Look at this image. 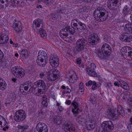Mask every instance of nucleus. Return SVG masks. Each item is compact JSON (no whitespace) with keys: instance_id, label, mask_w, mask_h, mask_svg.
<instances>
[{"instance_id":"nucleus-58","label":"nucleus","mask_w":132,"mask_h":132,"mask_svg":"<svg viewBox=\"0 0 132 132\" xmlns=\"http://www.w3.org/2000/svg\"><path fill=\"white\" fill-rule=\"evenodd\" d=\"M44 3L46 4L47 5H49V0H41Z\"/></svg>"},{"instance_id":"nucleus-33","label":"nucleus","mask_w":132,"mask_h":132,"mask_svg":"<svg viewBox=\"0 0 132 132\" xmlns=\"http://www.w3.org/2000/svg\"><path fill=\"white\" fill-rule=\"evenodd\" d=\"M129 12V9L128 6L125 5L123 8L122 11V13L125 16L128 15Z\"/></svg>"},{"instance_id":"nucleus-49","label":"nucleus","mask_w":132,"mask_h":132,"mask_svg":"<svg viewBox=\"0 0 132 132\" xmlns=\"http://www.w3.org/2000/svg\"><path fill=\"white\" fill-rule=\"evenodd\" d=\"M89 119L88 121L90 123H96L95 121L94 117H92L91 118H89Z\"/></svg>"},{"instance_id":"nucleus-63","label":"nucleus","mask_w":132,"mask_h":132,"mask_svg":"<svg viewBox=\"0 0 132 132\" xmlns=\"http://www.w3.org/2000/svg\"><path fill=\"white\" fill-rule=\"evenodd\" d=\"M4 25L3 21V20H1V18H0V26H2Z\"/></svg>"},{"instance_id":"nucleus-21","label":"nucleus","mask_w":132,"mask_h":132,"mask_svg":"<svg viewBox=\"0 0 132 132\" xmlns=\"http://www.w3.org/2000/svg\"><path fill=\"white\" fill-rule=\"evenodd\" d=\"M71 104L73 105L72 110V112L74 114H78L79 109L78 102L73 101L72 103Z\"/></svg>"},{"instance_id":"nucleus-5","label":"nucleus","mask_w":132,"mask_h":132,"mask_svg":"<svg viewBox=\"0 0 132 132\" xmlns=\"http://www.w3.org/2000/svg\"><path fill=\"white\" fill-rule=\"evenodd\" d=\"M88 42L84 38L79 39L76 42V50L78 52H80L82 53L86 49Z\"/></svg>"},{"instance_id":"nucleus-53","label":"nucleus","mask_w":132,"mask_h":132,"mask_svg":"<svg viewBox=\"0 0 132 132\" xmlns=\"http://www.w3.org/2000/svg\"><path fill=\"white\" fill-rule=\"evenodd\" d=\"M4 57V54L3 52L0 49V60L3 59Z\"/></svg>"},{"instance_id":"nucleus-13","label":"nucleus","mask_w":132,"mask_h":132,"mask_svg":"<svg viewBox=\"0 0 132 132\" xmlns=\"http://www.w3.org/2000/svg\"><path fill=\"white\" fill-rule=\"evenodd\" d=\"M59 60L58 57L53 54L50 57V64L52 67L56 68L59 66Z\"/></svg>"},{"instance_id":"nucleus-61","label":"nucleus","mask_w":132,"mask_h":132,"mask_svg":"<svg viewBox=\"0 0 132 132\" xmlns=\"http://www.w3.org/2000/svg\"><path fill=\"white\" fill-rule=\"evenodd\" d=\"M46 96L45 95L43 96L42 97V101H46Z\"/></svg>"},{"instance_id":"nucleus-44","label":"nucleus","mask_w":132,"mask_h":132,"mask_svg":"<svg viewBox=\"0 0 132 132\" xmlns=\"http://www.w3.org/2000/svg\"><path fill=\"white\" fill-rule=\"evenodd\" d=\"M84 120V117L81 116L77 117L76 119V122L80 124L83 122Z\"/></svg>"},{"instance_id":"nucleus-42","label":"nucleus","mask_w":132,"mask_h":132,"mask_svg":"<svg viewBox=\"0 0 132 132\" xmlns=\"http://www.w3.org/2000/svg\"><path fill=\"white\" fill-rule=\"evenodd\" d=\"M15 3H16L18 5H19L21 6H23L24 5V3L22 0H15Z\"/></svg>"},{"instance_id":"nucleus-35","label":"nucleus","mask_w":132,"mask_h":132,"mask_svg":"<svg viewBox=\"0 0 132 132\" xmlns=\"http://www.w3.org/2000/svg\"><path fill=\"white\" fill-rule=\"evenodd\" d=\"M21 54L23 57H27L28 55V53L27 50L23 49L21 52Z\"/></svg>"},{"instance_id":"nucleus-40","label":"nucleus","mask_w":132,"mask_h":132,"mask_svg":"<svg viewBox=\"0 0 132 132\" xmlns=\"http://www.w3.org/2000/svg\"><path fill=\"white\" fill-rule=\"evenodd\" d=\"M84 90V88L82 84L80 83L79 84L78 92L79 94H82V93L83 92Z\"/></svg>"},{"instance_id":"nucleus-4","label":"nucleus","mask_w":132,"mask_h":132,"mask_svg":"<svg viewBox=\"0 0 132 132\" xmlns=\"http://www.w3.org/2000/svg\"><path fill=\"white\" fill-rule=\"evenodd\" d=\"M36 60L37 64L41 67L44 66L46 63L47 56L44 51L40 50L38 52Z\"/></svg>"},{"instance_id":"nucleus-57","label":"nucleus","mask_w":132,"mask_h":132,"mask_svg":"<svg viewBox=\"0 0 132 132\" xmlns=\"http://www.w3.org/2000/svg\"><path fill=\"white\" fill-rule=\"evenodd\" d=\"M114 85L115 86H117L118 87H119L120 86V83L119 82V81L117 82L116 81L114 83Z\"/></svg>"},{"instance_id":"nucleus-38","label":"nucleus","mask_w":132,"mask_h":132,"mask_svg":"<svg viewBox=\"0 0 132 132\" xmlns=\"http://www.w3.org/2000/svg\"><path fill=\"white\" fill-rule=\"evenodd\" d=\"M96 67V65L94 63H92L90 64V66L89 67H87L86 70H94Z\"/></svg>"},{"instance_id":"nucleus-30","label":"nucleus","mask_w":132,"mask_h":132,"mask_svg":"<svg viewBox=\"0 0 132 132\" xmlns=\"http://www.w3.org/2000/svg\"><path fill=\"white\" fill-rule=\"evenodd\" d=\"M87 73L90 76L93 77H97V73L94 70H86Z\"/></svg>"},{"instance_id":"nucleus-15","label":"nucleus","mask_w":132,"mask_h":132,"mask_svg":"<svg viewBox=\"0 0 132 132\" xmlns=\"http://www.w3.org/2000/svg\"><path fill=\"white\" fill-rule=\"evenodd\" d=\"M108 2V7L111 10H113L116 6L120 5L121 0H109Z\"/></svg>"},{"instance_id":"nucleus-47","label":"nucleus","mask_w":132,"mask_h":132,"mask_svg":"<svg viewBox=\"0 0 132 132\" xmlns=\"http://www.w3.org/2000/svg\"><path fill=\"white\" fill-rule=\"evenodd\" d=\"M119 98L121 99H123L124 100H126V97L124 94V93H122L120 95Z\"/></svg>"},{"instance_id":"nucleus-29","label":"nucleus","mask_w":132,"mask_h":132,"mask_svg":"<svg viewBox=\"0 0 132 132\" xmlns=\"http://www.w3.org/2000/svg\"><path fill=\"white\" fill-rule=\"evenodd\" d=\"M2 44H4L7 43L8 40V36L5 34H2L1 35Z\"/></svg>"},{"instance_id":"nucleus-31","label":"nucleus","mask_w":132,"mask_h":132,"mask_svg":"<svg viewBox=\"0 0 132 132\" xmlns=\"http://www.w3.org/2000/svg\"><path fill=\"white\" fill-rule=\"evenodd\" d=\"M39 33L40 36L41 37L44 39L46 38L47 35L46 32L43 29L40 28L39 30Z\"/></svg>"},{"instance_id":"nucleus-41","label":"nucleus","mask_w":132,"mask_h":132,"mask_svg":"<svg viewBox=\"0 0 132 132\" xmlns=\"http://www.w3.org/2000/svg\"><path fill=\"white\" fill-rule=\"evenodd\" d=\"M59 14V13L58 12L56 13L54 12L50 15V17L52 18V20H55L58 18Z\"/></svg>"},{"instance_id":"nucleus-19","label":"nucleus","mask_w":132,"mask_h":132,"mask_svg":"<svg viewBox=\"0 0 132 132\" xmlns=\"http://www.w3.org/2000/svg\"><path fill=\"white\" fill-rule=\"evenodd\" d=\"M92 85V90H94L96 89L97 88L101 86L100 83H97L95 81H92L91 80H89L88 82L86 84V85L87 86Z\"/></svg>"},{"instance_id":"nucleus-22","label":"nucleus","mask_w":132,"mask_h":132,"mask_svg":"<svg viewBox=\"0 0 132 132\" xmlns=\"http://www.w3.org/2000/svg\"><path fill=\"white\" fill-rule=\"evenodd\" d=\"M43 21L42 19H38L34 21L33 27L34 28H39L41 25H42Z\"/></svg>"},{"instance_id":"nucleus-55","label":"nucleus","mask_w":132,"mask_h":132,"mask_svg":"<svg viewBox=\"0 0 132 132\" xmlns=\"http://www.w3.org/2000/svg\"><path fill=\"white\" fill-rule=\"evenodd\" d=\"M128 100H129V103L130 105L132 107V96H130L129 99H128Z\"/></svg>"},{"instance_id":"nucleus-10","label":"nucleus","mask_w":132,"mask_h":132,"mask_svg":"<svg viewBox=\"0 0 132 132\" xmlns=\"http://www.w3.org/2000/svg\"><path fill=\"white\" fill-rule=\"evenodd\" d=\"M99 39L98 35L95 33H93L89 36L88 43L90 45H94L97 44Z\"/></svg>"},{"instance_id":"nucleus-34","label":"nucleus","mask_w":132,"mask_h":132,"mask_svg":"<svg viewBox=\"0 0 132 132\" xmlns=\"http://www.w3.org/2000/svg\"><path fill=\"white\" fill-rule=\"evenodd\" d=\"M69 79L70 82L73 83L77 81V76L75 74L73 75L70 76Z\"/></svg>"},{"instance_id":"nucleus-27","label":"nucleus","mask_w":132,"mask_h":132,"mask_svg":"<svg viewBox=\"0 0 132 132\" xmlns=\"http://www.w3.org/2000/svg\"><path fill=\"white\" fill-rule=\"evenodd\" d=\"M125 31L128 33L132 34V26L131 24H127L125 25L124 27Z\"/></svg>"},{"instance_id":"nucleus-56","label":"nucleus","mask_w":132,"mask_h":132,"mask_svg":"<svg viewBox=\"0 0 132 132\" xmlns=\"http://www.w3.org/2000/svg\"><path fill=\"white\" fill-rule=\"evenodd\" d=\"M81 60L80 58H78L76 60V63L77 64H80L81 63Z\"/></svg>"},{"instance_id":"nucleus-59","label":"nucleus","mask_w":132,"mask_h":132,"mask_svg":"<svg viewBox=\"0 0 132 132\" xmlns=\"http://www.w3.org/2000/svg\"><path fill=\"white\" fill-rule=\"evenodd\" d=\"M31 85H29V84H28V86L26 85V86H25L24 87V88L25 90H27L28 88H29L30 87Z\"/></svg>"},{"instance_id":"nucleus-51","label":"nucleus","mask_w":132,"mask_h":132,"mask_svg":"<svg viewBox=\"0 0 132 132\" xmlns=\"http://www.w3.org/2000/svg\"><path fill=\"white\" fill-rule=\"evenodd\" d=\"M13 102H9L8 103H5V106L7 107L12 106L13 104Z\"/></svg>"},{"instance_id":"nucleus-45","label":"nucleus","mask_w":132,"mask_h":132,"mask_svg":"<svg viewBox=\"0 0 132 132\" xmlns=\"http://www.w3.org/2000/svg\"><path fill=\"white\" fill-rule=\"evenodd\" d=\"M55 0H50V5H51V7L52 9L55 8Z\"/></svg>"},{"instance_id":"nucleus-12","label":"nucleus","mask_w":132,"mask_h":132,"mask_svg":"<svg viewBox=\"0 0 132 132\" xmlns=\"http://www.w3.org/2000/svg\"><path fill=\"white\" fill-rule=\"evenodd\" d=\"M102 126L103 130L105 132L113 129L114 128L113 125L110 121H104L102 124Z\"/></svg>"},{"instance_id":"nucleus-36","label":"nucleus","mask_w":132,"mask_h":132,"mask_svg":"<svg viewBox=\"0 0 132 132\" xmlns=\"http://www.w3.org/2000/svg\"><path fill=\"white\" fill-rule=\"evenodd\" d=\"M128 50V46H125L122 48L121 50V53H122V55L123 56L126 55V54L127 52V50Z\"/></svg>"},{"instance_id":"nucleus-9","label":"nucleus","mask_w":132,"mask_h":132,"mask_svg":"<svg viewBox=\"0 0 132 132\" xmlns=\"http://www.w3.org/2000/svg\"><path fill=\"white\" fill-rule=\"evenodd\" d=\"M26 117L25 112L22 110H19L15 113L14 116V120L18 122L23 121Z\"/></svg>"},{"instance_id":"nucleus-48","label":"nucleus","mask_w":132,"mask_h":132,"mask_svg":"<svg viewBox=\"0 0 132 132\" xmlns=\"http://www.w3.org/2000/svg\"><path fill=\"white\" fill-rule=\"evenodd\" d=\"M124 94L126 97V99L128 100L130 97V93L128 91H126L124 92Z\"/></svg>"},{"instance_id":"nucleus-2","label":"nucleus","mask_w":132,"mask_h":132,"mask_svg":"<svg viewBox=\"0 0 132 132\" xmlns=\"http://www.w3.org/2000/svg\"><path fill=\"white\" fill-rule=\"evenodd\" d=\"M94 14L95 19L99 22L105 21L108 19V12L102 7H98L96 9Z\"/></svg>"},{"instance_id":"nucleus-6","label":"nucleus","mask_w":132,"mask_h":132,"mask_svg":"<svg viewBox=\"0 0 132 132\" xmlns=\"http://www.w3.org/2000/svg\"><path fill=\"white\" fill-rule=\"evenodd\" d=\"M34 85H37V86L34 87L33 88V92H32L35 93L37 92L40 94L44 93L46 87L45 84L42 80H39L36 81L34 83Z\"/></svg>"},{"instance_id":"nucleus-52","label":"nucleus","mask_w":132,"mask_h":132,"mask_svg":"<svg viewBox=\"0 0 132 132\" xmlns=\"http://www.w3.org/2000/svg\"><path fill=\"white\" fill-rule=\"evenodd\" d=\"M71 92V90L68 87H66V89L64 92V93H70Z\"/></svg>"},{"instance_id":"nucleus-64","label":"nucleus","mask_w":132,"mask_h":132,"mask_svg":"<svg viewBox=\"0 0 132 132\" xmlns=\"http://www.w3.org/2000/svg\"><path fill=\"white\" fill-rule=\"evenodd\" d=\"M65 103L66 104L69 105L71 103V101L70 100H68L66 101L65 102Z\"/></svg>"},{"instance_id":"nucleus-39","label":"nucleus","mask_w":132,"mask_h":132,"mask_svg":"<svg viewBox=\"0 0 132 132\" xmlns=\"http://www.w3.org/2000/svg\"><path fill=\"white\" fill-rule=\"evenodd\" d=\"M96 123H90L88 126H87V129L90 130L94 129L95 127Z\"/></svg>"},{"instance_id":"nucleus-18","label":"nucleus","mask_w":132,"mask_h":132,"mask_svg":"<svg viewBox=\"0 0 132 132\" xmlns=\"http://www.w3.org/2000/svg\"><path fill=\"white\" fill-rule=\"evenodd\" d=\"M101 49L103 52L105 53L106 55L108 56L110 55L112 49L109 45L106 43L104 44L102 46Z\"/></svg>"},{"instance_id":"nucleus-25","label":"nucleus","mask_w":132,"mask_h":132,"mask_svg":"<svg viewBox=\"0 0 132 132\" xmlns=\"http://www.w3.org/2000/svg\"><path fill=\"white\" fill-rule=\"evenodd\" d=\"M17 127L18 129V130L20 131L21 132H27L29 126L26 125H24L23 126L19 125L17 126Z\"/></svg>"},{"instance_id":"nucleus-62","label":"nucleus","mask_w":132,"mask_h":132,"mask_svg":"<svg viewBox=\"0 0 132 132\" xmlns=\"http://www.w3.org/2000/svg\"><path fill=\"white\" fill-rule=\"evenodd\" d=\"M4 118L3 116L0 115V124H2V121Z\"/></svg>"},{"instance_id":"nucleus-24","label":"nucleus","mask_w":132,"mask_h":132,"mask_svg":"<svg viewBox=\"0 0 132 132\" xmlns=\"http://www.w3.org/2000/svg\"><path fill=\"white\" fill-rule=\"evenodd\" d=\"M96 53L98 56L101 59H106L107 57L108 56L105 55V54H105V53L103 52L102 49L101 50L99 49L97 50Z\"/></svg>"},{"instance_id":"nucleus-14","label":"nucleus","mask_w":132,"mask_h":132,"mask_svg":"<svg viewBox=\"0 0 132 132\" xmlns=\"http://www.w3.org/2000/svg\"><path fill=\"white\" fill-rule=\"evenodd\" d=\"M50 80L51 81H54L57 79L60 76L59 72L55 69L50 70Z\"/></svg>"},{"instance_id":"nucleus-3","label":"nucleus","mask_w":132,"mask_h":132,"mask_svg":"<svg viewBox=\"0 0 132 132\" xmlns=\"http://www.w3.org/2000/svg\"><path fill=\"white\" fill-rule=\"evenodd\" d=\"M72 27L78 32L83 31L87 29L85 24L78 19L72 20L71 24Z\"/></svg>"},{"instance_id":"nucleus-32","label":"nucleus","mask_w":132,"mask_h":132,"mask_svg":"<svg viewBox=\"0 0 132 132\" xmlns=\"http://www.w3.org/2000/svg\"><path fill=\"white\" fill-rule=\"evenodd\" d=\"M2 122V127H3V129L4 131H6V129L9 128V127L7 126V122L4 118H3Z\"/></svg>"},{"instance_id":"nucleus-60","label":"nucleus","mask_w":132,"mask_h":132,"mask_svg":"<svg viewBox=\"0 0 132 132\" xmlns=\"http://www.w3.org/2000/svg\"><path fill=\"white\" fill-rule=\"evenodd\" d=\"M128 50L127 51V53L126 54V55H127V54H128L129 53V52H130V51H131V50L132 49V48L131 47L128 46Z\"/></svg>"},{"instance_id":"nucleus-28","label":"nucleus","mask_w":132,"mask_h":132,"mask_svg":"<svg viewBox=\"0 0 132 132\" xmlns=\"http://www.w3.org/2000/svg\"><path fill=\"white\" fill-rule=\"evenodd\" d=\"M7 84L5 81L2 79L0 77V89L4 90L6 88Z\"/></svg>"},{"instance_id":"nucleus-43","label":"nucleus","mask_w":132,"mask_h":132,"mask_svg":"<svg viewBox=\"0 0 132 132\" xmlns=\"http://www.w3.org/2000/svg\"><path fill=\"white\" fill-rule=\"evenodd\" d=\"M127 37L125 42L127 43L130 42L132 40V36L131 35L128 34V35Z\"/></svg>"},{"instance_id":"nucleus-16","label":"nucleus","mask_w":132,"mask_h":132,"mask_svg":"<svg viewBox=\"0 0 132 132\" xmlns=\"http://www.w3.org/2000/svg\"><path fill=\"white\" fill-rule=\"evenodd\" d=\"M50 116L51 120L55 124L58 125L60 124L62 122V117L59 116H57L55 115L54 113L51 112Z\"/></svg>"},{"instance_id":"nucleus-26","label":"nucleus","mask_w":132,"mask_h":132,"mask_svg":"<svg viewBox=\"0 0 132 132\" xmlns=\"http://www.w3.org/2000/svg\"><path fill=\"white\" fill-rule=\"evenodd\" d=\"M8 5L7 0H0V9H2L4 8H6Z\"/></svg>"},{"instance_id":"nucleus-8","label":"nucleus","mask_w":132,"mask_h":132,"mask_svg":"<svg viewBox=\"0 0 132 132\" xmlns=\"http://www.w3.org/2000/svg\"><path fill=\"white\" fill-rule=\"evenodd\" d=\"M73 28H70V26H67L61 29L60 32V35L61 37H66L69 34L73 35L75 32Z\"/></svg>"},{"instance_id":"nucleus-1","label":"nucleus","mask_w":132,"mask_h":132,"mask_svg":"<svg viewBox=\"0 0 132 132\" xmlns=\"http://www.w3.org/2000/svg\"><path fill=\"white\" fill-rule=\"evenodd\" d=\"M117 107L116 111V109H109L106 112V114L113 120L117 119L120 114L122 116L125 115L124 110L121 106L119 105Z\"/></svg>"},{"instance_id":"nucleus-50","label":"nucleus","mask_w":132,"mask_h":132,"mask_svg":"<svg viewBox=\"0 0 132 132\" xmlns=\"http://www.w3.org/2000/svg\"><path fill=\"white\" fill-rule=\"evenodd\" d=\"M131 51H130L129 53L127 54V57H129L130 58L131 60H132V49Z\"/></svg>"},{"instance_id":"nucleus-11","label":"nucleus","mask_w":132,"mask_h":132,"mask_svg":"<svg viewBox=\"0 0 132 132\" xmlns=\"http://www.w3.org/2000/svg\"><path fill=\"white\" fill-rule=\"evenodd\" d=\"M64 130L66 132H75V128L70 121H67L63 126Z\"/></svg>"},{"instance_id":"nucleus-20","label":"nucleus","mask_w":132,"mask_h":132,"mask_svg":"<svg viewBox=\"0 0 132 132\" xmlns=\"http://www.w3.org/2000/svg\"><path fill=\"white\" fill-rule=\"evenodd\" d=\"M13 27L15 32H20L21 30L22 27L21 22L15 20L13 24Z\"/></svg>"},{"instance_id":"nucleus-23","label":"nucleus","mask_w":132,"mask_h":132,"mask_svg":"<svg viewBox=\"0 0 132 132\" xmlns=\"http://www.w3.org/2000/svg\"><path fill=\"white\" fill-rule=\"evenodd\" d=\"M118 81H119L120 86L122 88L126 90H128L129 89L128 84L125 81L120 79H118Z\"/></svg>"},{"instance_id":"nucleus-54","label":"nucleus","mask_w":132,"mask_h":132,"mask_svg":"<svg viewBox=\"0 0 132 132\" xmlns=\"http://www.w3.org/2000/svg\"><path fill=\"white\" fill-rule=\"evenodd\" d=\"M42 104L44 107H47V103L46 101H42Z\"/></svg>"},{"instance_id":"nucleus-46","label":"nucleus","mask_w":132,"mask_h":132,"mask_svg":"<svg viewBox=\"0 0 132 132\" xmlns=\"http://www.w3.org/2000/svg\"><path fill=\"white\" fill-rule=\"evenodd\" d=\"M57 103L56 105L58 106L57 109L58 110L60 111H62L63 110V108L60 106V104L57 102Z\"/></svg>"},{"instance_id":"nucleus-37","label":"nucleus","mask_w":132,"mask_h":132,"mask_svg":"<svg viewBox=\"0 0 132 132\" xmlns=\"http://www.w3.org/2000/svg\"><path fill=\"white\" fill-rule=\"evenodd\" d=\"M127 35H128V33H126L123 34L120 36V39L122 41L125 42Z\"/></svg>"},{"instance_id":"nucleus-17","label":"nucleus","mask_w":132,"mask_h":132,"mask_svg":"<svg viewBox=\"0 0 132 132\" xmlns=\"http://www.w3.org/2000/svg\"><path fill=\"white\" fill-rule=\"evenodd\" d=\"M36 129L38 132H47L48 131L47 126L45 124L41 122L37 124Z\"/></svg>"},{"instance_id":"nucleus-7","label":"nucleus","mask_w":132,"mask_h":132,"mask_svg":"<svg viewBox=\"0 0 132 132\" xmlns=\"http://www.w3.org/2000/svg\"><path fill=\"white\" fill-rule=\"evenodd\" d=\"M11 71L15 77L19 79L24 77L25 75V71L24 69L20 66H16L13 68Z\"/></svg>"}]
</instances>
